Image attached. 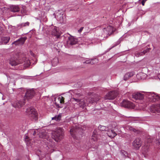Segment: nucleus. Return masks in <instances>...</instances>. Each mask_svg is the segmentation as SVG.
<instances>
[{
    "mask_svg": "<svg viewBox=\"0 0 160 160\" xmlns=\"http://www.w3.org/2000/svg\"><path fill=\"white\" fill-rule=\"evenodd\" d=\"M158 78L160 80V74H159L158 75Z\"/></svg>",
    "mask_w": 160,
    "mask_h": 160,
    "instance_id": "nucleus-44",
    "label": "nucleus"
},
{
    "mask_svg": "<svg viewBox=\"0 0 160 160\" xmlns=\"http://www.w3.org/2000/svg\"><path fill=\"white\" fill-rule=\"evenodd\" d=\"M57 18L58 20L60 21L61 22H63L64 21L63 14H59L57 16Z\"/></svg>",
    "mask_w": 160,
    "mask_h": 160,
    "instance_id": "nucleus-25",
    "label": "nucleus"
},
{
    "mask_svg": "<svg viewBox=\"0 0 160 160\" xmlns=\"http://www.w3.org/2000/svg\"><path fill=\"white\" fill-rule=\"evenodd\" d=\"M64 98L62 96L56 98H55L54 102L56 106L58 108L60 107L59 106V103H64Z\"/></svg>",
    "mask_w": 160,
    "mask_h": 160,
    "instance_id": "nucleus-11",
    "label": "nucleus"
},
{
    "mask_svg": "<svg viewBox=\"0 0 160 160\" xmlns=\"http://www.w3.org/2000/svg\"><path fill=\"white\" fill-rule=\"evenodd\" d=\"M127 129L130 131H132L134 132L137 134L141 132V131L139 130L136 129L129 126H128L127 127Z\"/></svg>",
    "mask_w": 160,
    "mask_h": 160,
    "instance_id": "nucleus-22",
    "label": "nucleus"
},
{
    "mask_svg": "<svg viewBox=\"0 0 160 160\" xmlns=\"http://www.w3.org/2000/svg\"><path fill=\"white\" fill-rule=\"evenodd\" d=\"M73 99L76 102L79 103V104L80 107L83 108L86 106V102L84 100H79L75 98Z\"/></svg>",
    "mask_w": 160,
    "mask_h": 160,
    "instance_id": "nucleus-14",
    "label": "nucleus"
},
{
    "mask_svg": "<svg viewBox=\"0 0 160 160\" xmlns=\"http://www.w3.org/2000/svg\"><path fill=\"white\" fill-rule=\"evenodd\" d=\"M98 100L96 99L94 100L92 98L90 97L88 99L87 101L90 103H93L94 102H96Z\"/></svg>",
    "mask_w": 160,
    "mask_h": 160,
    "instance_id": "nucleus-26",
    "label": "nucleus"
},
{
    "mask_svg": "<svg viewBox=\"0 0 160 160\" xmlns=\"http://www.w3.org/2000/svg\"><path fill=\"white\" fill-rule=\"evenodd\" d=\"M98 60L96 59H92V60H87L85 62H83V63H87V64H95V63L97 62V61Z\"/></svg>",
    "mask_w": 160,
    "mask_h": 160,
    "instance_id": "nucleus-23",
    "label": "nucleus"
},
{
    "mask_svg": "<svg viewBox=\"0 0 160 160\" xmlns=\"http://www.w3.org/2000/svg\"><path fill=\"white\" fill-rule=\"evenodd\" d=\"M145 53H146V52L145 51H143L141 52H137L135 53V56L137 57H138L143 55Z\"/></svg>",
    "mask_w": 160,
    "mask_h": 160,
    "instance_id": "nucleus-27",
    "label": "nucleus"
},
{
    "mask_svg": "<svg viewBox=\"0 0 160 160\" xmlns=\"http://www.w3.org/2000/svg\"><path fill=\"white\" fill-rule=\"evenodd\" d=\"M98 128L100 130L102 131H107L108 130V127L104 126H100Z\"/></svg>",
    "mask_w": 160,
    "mask_h": 160,
    "instance_id": "nucleus-30",
    "label": "nucleus"
},
{
    "mask_svg": "<svg viewBox=\"0 0 160 160\" xmlns=\"http://www.w3.org/2000/svg\"><path fill=\"white\" fill-rule=\"evenodd\" d=\"M114 31L112 26H108L103 29L102 31L101 37L104 38H107L108 36L112 34Z\"/></svg>",
    "mask_w": 160,
    "mask_h": 160,
    "instance_id": "nucleus-2",
    "label": "nucleus"
},
{
    "mask_svg": "<svg viewBox=\"0 0 160 160\" xmlns=\"http://www.w3.org/2000/svg\"><path fill=\"white\" fill-rule=\"evenodd\" d=\"M95 132L94 131L93 132V134L92 135V140L93 141H96L97 140V135L95 134Z\"/></svg>",
    "mask_w": 160,
    "mask_h": 160,
    "instance_id": "nucleus-29",
    "label": "nucleus"
},
{
    "mask_svg": "<svg viewBox=\"0 0 160 160\" xmlns=\"http://www.w3.org/2000/svg\"><path fill=\"white\" fill-rule=\"evenodd\" d=\"M27 39V38L26 37L21 38L18 40L14 42L12 44H15V45H22L24 44Z\"/></svg>",
    "mask_w": 160,
    "mask_h": 160,
    "instance_id": "nucleus-12",
    "label": "nucleus"
},
{
    "mask_svg": "<svg viewBox=\"0 0 160 160\" xmlns=\"http://www.w3.org/2000/svg\"><path fill=\"white\" fill-rule=\"evenodd\" d=\"M142 145V142L140 138H137L132 143L134 148L136 150H138Z\"/></svg>",
    "mask_w": 160,
    "mask_h": 160,
    "instance_id": "nucleus-6",
    "label": "nucleus"
},
{
    "mask_svg": "<svg viewBox=\"0 0 160 160\" xmlns=\"http://www.w3.org/2000/svg\"><path fill=\"white\" fill-rule=\"evenodd\" d=\"M61 116L60 114H59L57 116H55L52 118V120H54L56 121L60 120L61 118Z\"/></svg>",
    "mask_w": 160,
    "mask_h": 160,
    "instance_id": "nucleus-28",
    "label": "nucleus"
},
{
    "mask_svg": "<svg viewBox=\"0 0 160 160\" xmlns=\"http://www.w3.org/2000/svg\"><path fill=\"white\" fill-rule=\"evenodd\" d=\"M34 94V92L33 90H28L26 93L24 99H30L32 98Z\"/></svg>",
    "mask_w": 160,
    "mask_h": 160,
    "instance_id": "nucleus-13",
    "label": "nucleus"
},
{
    "mask_svg": "<svg viewBox=\"0 0 160 160\" xmlns=\"http://www.w3.org/2000/svg\"><path fill=\"white\" fill-rule=\"evenodd\" d=\"M26 112L30 117L32 119L36 121L38 119V113L33 108H27Z\"/></svg>",
    "mask_w": 160,
    "mask_h": 160,
    "instance_id": "nucleus-3",
    "label": "nucleus"
},
{
    "mask_svg": "<svg viewBox=\"0 0 160 160\" xmlns=\"http://www.w3.org/2000/svg\"><path fill=\"white\" fill-rule=\"evenodd\" d=\"M28 137L27 136H25V140L27 139H28Z\"/></svg>",
    "mask_w": 160,
    "mask_h": 160,
    "instance_id": "nucleus-43",
    "label": "nucleus"
},
{
    "mask_svg": "<svg viewBox=\"0 0 160 160\" xmlns=\"http://www.w3.org/2000/svg\"><path fill=\"white\" fill-rule=\"evenodd\" d=\"M81 96V94L80 93H76L75 94V97H79Z\"/></svg>",
    "mask_w": 160,
    "mask_h": 160,
    "instance_id": "nucleus-40",
    "label": "nucleus"
},
{
    "mask_svg": "<svg viewBox=\"0 0 160 160\" xmlns=\"http://www.w3.org/2000/svg\"><path fill=\"white\" fill-rule=\"evenodd\" d=\"M79 130L80 131H82V129L80 128V127H79L78 128L76 127L75 128H72L70 130V133L72 136L73 135V133H74L75 132L77 133L78 132H79Z\"/></svg>",
    "mask_w": 160,
    "mask_h": 160,
    "instance_id": "nucleus-17",
    "label": "nucleus"
},
{
    "mask_svg": "<svg viewBox=\"0 0 160 160\" xmlns=\"http://www.w3.org/2000/svg\"><path fill=\"white\" fill-rule=\"evenodd\" d=\"M146 1V0H143L142 1V6H144V5L145 3V2Z\"/></svg>",
    "mask_w": 160,
    "mask_h": 160,
    "instance_id": "nucleus-41",
    "label": "nucleus"
},
{
    "mask_svg": "<svg viewBox=\"0 0 160 160\" xmlns=\"http://www.w3.org/2000/svg\"><path fill=\"white\" fill-rule=\"evenodd\" d=\"M121 105L122 107L126 108H133L135 107L134 105L131 102L124 100L121 103Z\"/></svg>",
    "mask_w": 160,
    "mask_h": 160,
    "instance_id": "nucleus-7",
    "label": "nucleus"
},
{
    "mask_svg": "<svg viewBox=\"0 0 160 160\" xmlns=\"http://www.w3.org/2000/svg\"><path fill=\"white\" fill-rule=\"evenodd\" d=\"M29 23L28 22H27L25 23L22 24V25L23 26H29Z\"/></svg>",
    "mask_w": 160,
    "mask_h": 160,
    "instance_id": "nucleus-35",
    "label": "nucleus"
},
{
    "mask_svg": "<svg viewBox=\"0 0 160 160\" xmlns=\"http://www.w3.org/2000/svg\"><path fill=\"white\" fill-rule=\"evenodd\" d=\"M63 129L59 128L55 131H53L52 133V138L56 141L58 142L63 137Z\"/></svg>",
    "mask_w": 160,
    "mask_h": 160,
    "instance_id": "nucleus-1",
    "label": "nucleus"
},
{
    "mask_svg": "<svg viewBox=\"0 0 160 160\" xmlns=\"http://www.w3.org/2000/svg\"><path fill=\"white\" fill-rule=\"evenodd\" d=\"M121 153L122 154V155H123L125 157H126L128 156V154L127 152L124 151H122L121 152Z\"/></svg>",
    "mask_w": 160,
    "mask_h": 160,
    "instance_id": "nucleus-33",
    "label": "nucleus"
},
{
    "mask_svg": "<svg viewBox=\"0 0 160 160\" xmlns=\"http://www.w3.org/2000/svg\"><path fill=\"white\" fill-rule=\"evenodd\" d=\"M46 132H43L39 133V137L41 138H47L48 136L46 135Z\"/></svg>",
    "mask_w": 160,
    "mask_h": 160,
    "instance_id": "nucleus-24",
    "label": "nucleus"
},
{
    "mask_svg": "<svg viewBox=\"0 0 160 160\" xmlns=\"http://www.w3.org/2000/svg\"><path fill=\"white\" fill-rule=\"evenodd\" d=\"M156 143L158 145H159L160 143V142L158 141V140H156Z\"/></svg>",
    "mask_w": 160,
    "mask_h": 160,
    "instance_id": "nucleus-42",
    "label": "nucleus"
},
{
    "mask_svg": "<svg viewBox=\"0 0 160 160\" xmlns=\"http://www.w3.org/2000/svg\"><path fill=\"white\" fill-rule=\"evenodd\" d=\"M31 131H32V132H33V136H35V135L36 134H37V132H36L34 130H32Z\"/></svg>",
    "mask_w": 160,
    "mask_h": 160,
    "instance_id": "nucleus-37",
    "label": "nucleus"
},
{
    "mask_svg": "<svg viewBox=\"0 0 160 160\" xmlns=\"http://www.w3.org/2000/svg\"><path fill=\"white\" fill-rule=\"evenodd\" d=\"M147 97L150 102H156L160 99L159 96L154 93H149L148 95H147Z\"/></svg>",
    "mask_w": 160,
    "mask_h": 160,
    "instance_id": "nucleus-4",
    "label": "nucleus"
},
{
    "mask_svg": "<svg viewBox=\"0 0 160 160\" xmlns=\"http://www.w3.org/2000/svg\"><path fill=\"white\" fill-rule=\"evenodd\" d=\"M151 49L150 48H148L146 49V50H144L143 51H145L146 52V53L148 52L149 51V50Z\"/></svg>",
    "mask_w": 160,
    "mask_h": 160,
    "instance_id": "nucleus-38",
    "label": "nucleus"
},
{
    "mask_svg": "<svg viewBox=\"0 0 160 160\" xmlns=\"http://www.w3.org/2000/svg\"><path fill=\"white\" fill-rule=\"evenodd\" d=\"M153 140V139L152 138H148L147 142L148 143V144L149 145V143H151Z\"/></svg>",
    "mask_w": 160,
    "mask_h": 160,
    "instance_id": "nucleus-34",
    "label": "nucleus"
},
{
    "mask_svg": "<svg viewBox=\"0 0 160 160\" xmlns=\"http://www.w3.org/2000/svg\"><path fill=\"white\" fill-rule=\"evenodd\" d=\"M143 75H146L144 74L143 73H141L138 74H137V77L139 76H143Z\"/></svg>",
    "mask_w": 160,
    "mask_h": 160,
    "instance_id": "nucleus-39",
    "label": "nucleus"
},
{
    "mask_svg": "<svg viewBox=\"0 0 160 160\" xmlns=\"http://www.w3.org/2000/svg\"><path fill=\"white\" fill-rule=\"evenodd\" d=\"M150 111L152 113L160 112V103L152 105L150 108Z\"/></svg>",
    "mask_w": 160,
    "mask_h": 160,
    "instance_id": "nucleus-9",
    "label": "nucleus"
},
{
    "mask_svg": "<svg viewBox=\"0 0 160 160\" xmlns=\"http://www.w3.org/2000/svg\"><path fill=\"white\" fill-rule=\"evenodd\" d=\"M133 72H128L125 74L124 76L123 79L126 81L129 78L132 77L134 75Z\"/></svg>",
    "mask_w": 160,
    "mask_h": 160,
    "instance_id": "nucleus-20",
    "label": "nucleus"
},
{
    "mask_svg": "<svg viewBox=\"0 0 160 160\" xmlns=\"http://www.w3.org/2000/svg\"><path fill=\"white\" fill-rule=\"evenodd\" d=\"M149 146L150 145H145L142 147V150L143 154H145L148 152Z\"/></svg>",
    "mask_w": 160,
    "mask_h": 160,
    "instance_id": "nucleus-19",
    "label": "nucleus"
},
{
    "mask_svg": "<svg viewBox=\"0 0 160 160\" xmlns=\"http://www.w3.org/2000/svg\"><path fill=\"white\" fill-rule=\"evenodd\" d=\"M118 92L115 91H112L108 92L105 96L106 99L113 100L118 95Z\"/></svg>",
    "mask_w": 160,
    "mask_h": 160,
    "instance_id": "nucleus-5",
    "label": "nucleus"
},
{
    "mask_svg": "<svg viewBox=\"0 0 160 160\" xmlns=\"http://www.w3.org/2000/svg\"><path fill=\"white\" fill-rule=\"evenodd\" d=\"M107 131V134L108 137L112 138L114 137L117 135L116 132L112 129L108 130Z\"/></svg>",
    "mask_w": 160,
    "mask_h": 160,
    "instance_id": "nucleus-16",
    "label": "nucleus"
},
{
    "mask_svg": "<svg viewBox=\"0 0 160 160\" xmlns=\"http://www.w3.org/2000/svg\"><path fill=\"white\" fill-rule=\"evenodd\" d=\"M10 9L11 12H16L19 11L20 8L18 5H12L10 7Z\"/></svg>",
    "mask_w": 160,
    "mask_h": 160,
    "instance_id": "nucleus-18",
    "label": "nucleus"
},
{
    "mask_svg": "<svg viewBox=\"0 0 160 160\" xmlns=\"http://www.w3.org/2000/svg\"><path fill=\"white\" fill-rule=\"evenodd\" d=\"M9 63L12 66H15L18 64V62L16 61L13 60H10L9 62Z\"/></svg>",
    "mask_w": 160,
    "mask_h": 160,
    "instance_id": "nucleus-31",
    "label": "nucleus"
},
{
    "mask_svg": "<svg viewBox=\"0 0 160 160\" xmlns=\"http://www.w3.org/2000/svg\"><path fill=\"white\" fill-rule=\"evenodd\" d=\"M132 98L136 100H142L144 98V95L143 94L137 92L133 93L132 95Z\"/></svg>",
    "mask_w": 160,
    "mask_h": 160,
    "instance_id": "nucleus-10",
    "label": "nucleus"
},
{
    "mask_svg": "<svg viewBox=\"0 0 160 160\" xmlns=\"http://www.w3.org/2000/svg\"><path fill=\"white\" fill-rule=\"evenodd\" d=\"M25 102L23 99L22 100L16 101L12 103V106L15 108H19L24 104Z\"/></svg>",
    "mask_w": 160,
    "mask_h": 160,
    "instance_id": "nucleus-8",
    "label": "nucleus"
},
{
    "mask_svg": "<svg viewBox=\"0 0 160 160\" xmlns=\"http://www.w3.org/2000/svg\"><path fill=\"white\" fill-rule=\"evenodd\" d=\"M76 41L73 37L70 36L68 38V40L67 41L68 44L70 45L75 44L76 43Z\"/></svg>",
    "mask_w": 160,
    "mask_h": 160,
    "instance_id": "nucleus-15",
    "label": "nucleus"
},
{
    "mask_svg": "<svg viewBox=\"0 0 160 160\" xmlns=\"http://www.w3.org/2000/svg\"><path fill=\"white\" fill-rule=\"evenodd\" d=\"M83 28H84L83 27H81L78 30V32L79 33H81L83 30Z\"/></svg>",
    "mask_w": 160,
    "mask_h": 160,
    "instance_id": "nucleus-36",
    "label": "nucleus"
},
{
    "mask_svg": "<svg viewBox=\"0 0 160 160\" xmlns=\"http://www.w3.org/2000/svg\"><path fill=\"white\" fill-rule=\"evenodd\" d=\"M55 60H56L57 61V59H55Z\"/></svg>",
    "mask_w": 160,
    "mask_h": 160,
    "instance_id": "nucleus-45",
    "label": "nucleus"
},
{
    "mask_svg": "<svg viewBox=\"0 0 160 160\" xmlns=\"http://www.w3.org/2000/svg\"><path fill=\"white\" fill-rule=\"evenodd\" d=\"M57 31L56 29H54L52 31V35H54V36H57V38H58L59 37L60 35H58V34H57Z\"/></svg>",
    "mask_w": 160,
    "mask_h": 160,
    "instance_id": "nucleus-32",
    "label": "nucleus"
},
{
    "mask_svg": "<svg viewBox=\"0 0 160 160\" xmlns=\"http://www.w3.org/2000/svg\"><path fill=\"white\" fill-rule=\"evenodd\" d=\"M10 38L8 37H4L2 38L0 43L2 44H6L10 40Z\"/></svg>",
    "mask_w": 160,
    "mask_h": 160,
    "instance_id": "nucleus-21",
    "label": "nucleus"
}]
</instances>
